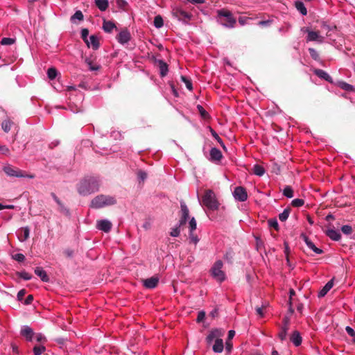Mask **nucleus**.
<instances>
[{"label":"nucleus","instance_id":"28","mask_svg":"<svg viewBox=\"0 0 355 355\" xmlns=\"http://www.w3.org/2000/svg\"><path fill=\"white\" fill-rule=\"evenodd\" d=\"M114 28H116L114 23L111 21H104L103 29L106 33H111Z\"/></svg>","mask_w":355,"mask_h":355},{"label":"nucleus","instance_id":"4","mask_svg":"<svg viewBox=\"0 0 355 355\" xmlns=\"http://www.w3.org/2000/svg\"><path fill=\"white\" fill-rule=\"evenodd\" d=\"M116 202V201L113 196L101 194L93 198L91 202V207L101 209L106 206L113 205Z\"/></svg>","mask_w":355,"mask_h":355},{"label":"nucleus","instance_id":"38","mask_svg":"<svg viewBox=\"0 0 355 355\" xmlns=\"http://www.w3.org/2000/svg\"><path fill=\"white\" fill-rule=\"evenodd\" d=\"M16 275L24 280H30L32 278V275L24 270L17 272Z\"/></svg>","mask_w":355,"mask_h":355},{"label":"nucleus","instance_id":"39","mask_svg":"<svg viewBox=\"0 0 355 355\" xmlns=\"http://www.w3.org/2000/svg\"><path fill=\"white\" fill-rule=\"evenodd\" d=\"M283 194L288 198H291L293 196V190L290 186H286L283 190Z\"/></svg>","mask_w":355,"mask_h":355},{"label":"nucleus","instance_id":"20","mask_svg":"<svg viewBox=\"0 0 355 355\" xmlns=\"http://www.w3.org/2000/svg\"><path fill=\"white\" fill-rule=\"evenodd\" d=\"M326 234L334 241H339L341 238V234L339 231L334 229L327 230Z\"/></svg>","mask_w":355,"mask_h":355},{"label":"nucleus","instance_id":"46","mask_svg":"<svg viewBox=\"0 0 355 355\" xmlns=\"http://www.w3.org/2000/svg\"><path fill=\"white\" fill-rule=\"evenodd\" d=\"M197 108L202 118L207 119L209 117L208 112L204 109V107L202 105H198Z\"/></svg>","mask_w":355,"mask_h":355},{"label":"nucleus","instance_id":"3","mask_svg":"<svg viewBox=\"0 0 355 355\" xmlns=\"http://www.w3.org/2000/svg\"><path fill=\"white\" fill-rule=\"evenodd\" d=\"M199 202L210 210H217L219 207V203L212 190H207L202 198V201L199 200Z\"/></svg>","mask_w":355,"mask_h":355},{"label":"nucleus","instance_id":"53","mask_svg":"<svg viewBox=\"0 0 355 355\" xmlns=\"http://www.w3.org/2000/svg\"><path fill=\"white\" fill-rule=\"evenodd\" d=\"M346 332L353 338V342L355 343V331L350 327L347 326L345 328Z\"/></svg>","mask_w":355,"mask_h":355},{"label":"nucleus","instance_id":"48","mask_svg":"<svg viewBox=\"0 0 355 355\" xmlns=\"http://www.w3.org/2000/svg\"><path fill=\"white\" fill-rule=\"evenodd\" d=\"M270 227H272L276 230H279V224L276 218H271L268 221Z\"/></svg>","mask_w":355,"mask_h":355},{"label":"nucleus","instance_id":"22","mask_svg":"<svg viewBox=\"0 0 355 355\" xmlns=\"http://www.w3.org/2000/svg\"><path fill=\"white\" fill-rule=\"evenodd\" d=\"M52 196L58 205L59 206V210L60 212L63 213L66 216H69L70 212L69 210L64 207V205L62 203V202L59 200V198L55 196V193H52Z\"/></svg>","mask_w":355,"mask_h":355},{"label":"nucleus","instance_id":"34","mask_svg":"<svg viewBox=\"0 0 355 355\" xmlns=\"http://www.w3.org/2000/svg\"><path fill=\"white\" fill-rule=\"evenodd\" d=\"M12 122L10 120H4L1 123V128L4 132H8L12 127Z\"/></svg>","mask_w":355,"mask_h":355},{"label":"nucleus","instance_id":"41","mask_svg":"<svg viewBox=\"0 0 355 355\" xmlns=\"http://www.w3.org/2000/svg\"><path fill=\"white\" fill-rule=\"evenodd\" d=\"M309 52L310 53L311 57L315 61H320V56L317 51L313 48H309Z\"/></svg>","mask_w":355,"mask_h":355},{"label":"nucleus","instance_id":"40","mask_svg":"<svg viewBox=\"0 0 355 355\" xmlns=\"http://www.w3.org/2000/svg\"><path fill=\"white\" fill-rule=\"evenodd\" d=\"M182 225H180V222H178V225L172 228L171 232H170V235L173 237H177L180 235V227Z\"/></svg>","mask_w":355,"mask_h":355},{"label":"nucleus","instance_id":"57","mask_svg":"<svg viewBox=\"0 0 355 355\" xmlns=\"http://www.w3.org/2000/svg\"><path fill=\"white\" fill-rule=\"evenodd\" d=\"M272 23V19H268V20H262V21H260L258 22V25L259 26H262V27H264V26H270V24Z\"/></svg>","mask_w":355,"mask_h":355},{"label":"nucleus","instance_id":"27","mask_svg":"<svg viewBox=\"0 0 355 355\" xmlns=\"http://www.w3.org/2000/svg\"><path fill=\"white\" fill-rule=\"evenodd\" d=\"M95 5L101 11H105L109 6V2L108 0H95Z\"/></svg>","mask_w":355,"mask_h":355},{"label":"nucleus","instance_id":"9","mask_svg":"<svg viewBox=\"0 0 355 355\" xmlns=\"http://www.w3.org/2000/svg\"><path fill=\"white\" fill-rule=\"evenodd\" d=\"M232 195L234 199L239 202L246 201L248 197L246 189L241 186L234 188Z\"/></svg>","mask_w":355,"mask_h":355},{"label":"nucleus","instance_id":"44","mask_svg":"<svg viewBox=\"0 0 355 355\" xmlns=\"http://www.w3.org/2000/svg\"><path fill=\"white\" fill-rule=\"evenodd\" d=\"M15 42V39L10 37H3L1 40V44L2 45H11Z\"/></svg>","mask_w":355,"mask_h":355},{"label":"nucleus","instance_id":"8","mask_svg":"<svg viewBox=\"0 0 355 355\" xmlns=\"http://www.w3.org/2000/svg\"><path fill=\"white\" fill-rule=\"evenodd\" d=\"M172 15L179 21H182L184 24H188L192 17V15L186 12L181 8H174L172 10Z\"/></svg>","mask_w":355,"mask_h":355},{"label":"nucleus","instance_id":"54","mask_svg":"<svg viewBox=\"0 0 355 355\" xmlns=\"http://www.w3.org/2000/svg\"><path fill=\"white\" fill-rule=\"evenodd\" d=\"M189 225L190 232H193L196 229V221L193 217L189 220Z\"/></svg>","mask_w":355,"mask_h":355},{"label":"nucleus","instance_id":"42","mask_svg":"<svg viewBox=\"0 0 355 355\" xmlns=\"http://www.w3.org/2000/svg\"><path fill=\"white\" fill-rule=\"evenodd\" d=\"M46 350V347L43 345L35 346L33 353L35 355H41Z\"/></svg>","mask_w":355,"mask_h":355},{"label":"nucleus","instance_id":"52","mask_svg":"<svg viewBox=\"0 0 355 355\" xmlns=\"http://www.w3.org/2000/svg\"><path fill=\"white\" fill-rule=\"evenodd\" d=\"M137 177L140 181H144L147 178V173L144 171H139L137 172Z\"/></svg>","mask_w":355,"mask_h":355},{"label":"nucleus","instance_id":"21","mask_svg":"<svg viewBox=\"0 0 355 355\" xmlns=\"http://www.w3.org/2000/svg\"><path fill=\"white\" fill-rule=\"evenodd\" d=\"M86 43L89 47L92 46L94 50L98 49L99 47V42L98 37L94 35H91Z\"/></svg>","mask_w":355,"mask_h":355},{"label":"nucleus","instance_id":"33","mask_svg":"<svg viewBox=\"0 0 355 355\" xmlns=\"http://www.w3.org/2000/svg\"><path fill=\"white\" fill-rule=\"evenodd\" d=\"M290 212H291V208H289V207L286 208L283 211L282 213L279 214V219L282 222L286 221L288 219V216H289Z\"/></svg>","mask_w":355,"mask_h":355},{"label":"nucleus","instance_id":"59","mask_svg":"<svg viewBox=\"0 0 355 355\" xmlns=\"http://www.w3.org/2000/svg\"><path fill=\"white\" fill-rule=\"evenodd\" d=\"M288 330L281 329V331L279 333V339L283 341L286 338Z\"/></svg>","mask_w":355,"mask_h":355},{"label":"nucleus","instance_id":"36","mask_svg":"<svg viewBox=\"0 0 355 355\" xmlns=\"http://www.w3.org/2000/svg\"><path fill=\"white\" fill-rule=\"evenodd\" d=\"M338 86L343 90H345L347 92H351L354 89V87L352 85L348 84L344 81L339 82Z\"/></svg>","mask_w":355,"mask_h":355},{"label":"nucleus","instance_id":"17","mask_svg":"<svg viewBox=\"0 0 355 355\" xmlns=\"http://www.w3.org/2000/svg\"><path fill=\"white\" fill-rule=\"evenodd\" d=\"M290 340L296 347L300 346L302 344V338L299 331H295L291 335Z\"/></svg>","mask_w":355,"mask_h":355},{"label":"nucleus","instance_id":"62","mask_svg":"<svg viewBox=\"0 0 355 355\" xmlns=\"http://www.w3.org/2000/svg\"><path fill=\"white\" fill-rule=\"evenodd\" d=\"M36 340L37 342L40 343L45 342L46 340L45 336L42 334H37L36 335Z\"/></svg>","mask_w":355,"mask_h":355},{"label":"nucleus","instance_id":"45","mask_svg":"<svg viewBox=\"0 0 355 355\" xmlns=\"http://www.w3.org/2000/svg\"><path fill=\"white\" fill-rule=\"evenodd\" d=\"M304 200L303 199L296 198L292 200L291 205L295 207H300L304 205Z\"/></svg>","mask_w":355,"mask_h":355},{"label":"nucleus","instance_id":"63","mask_svg":"<svg viewBox=\"0 0 355 355\" xmlns=\"http://www.w3.org/2000/svg\"><path fill=\"white\" fill-rule=\"evenodd\" d=\"M25 294H26V291L24 289L20 290L17 293L18 300L21 301L24 296L25 295Z\"/></svg>","mask_w":355,"mask_h":355},{"label":"nucleus","instance_id":"60","mask_svg":"<svg viewBox=\"0 0 355 355\" xmlns=\"http://www.w3.org/2000/svg\"><path fill=\"white\" fill-rule=\"evenodd\" d=\"M116 4L119 8L124 9L127 2L125 0H116Z\"/></svg>","mask_w":355,"mask_h":355},{"label":"nucleus","instance_id":"55","mask_svg":"<svg viewBox=\"0 0 355 355\" xmlns=\"http://www.w3.org/2000/svg\"><path fill=\"white\" fill-rule=\"evenodd\" d=\"M189 239L191 242L193 243L194 244H197L199 241L198 236L194 234L193 232H189Z\"/></svg>","mask_w":355,"mask_h":355},{"label":"nucleus","instance_id":"47","mask_svg":"<svg viewBox=\"0 0 355 355\" xmlns=\"http://www.w3.org/2000/svg\"><path fill=\"white\" fill-rule=\"evenodd\" d=\"M83 18H84V16H83V12L80 10H77L73 14V15L71 16V19L73 21L76 19L79 21H82V20H83Z\"/></svg>","mask_w":355,"mask_h":355},{"label":"nucleus","instance_id":"18","mask_svg":"<svg viewBox=\"0 0 355 355\" xmlns=\"http://www.w3.org/2000/svg\"><path fill=\"white\" fill-rule=\"evenodd\" d=\"M36 275H37L42 282H48L49 277L47 275L46 271L41 267H36L34 270Z\"/></svg>","mask_w":355,"mask_h":355},{"label":"nucleus","instance_id":"51","mask_svg":"<svg viewBox=\"0 0 355 355\" xmlns=\"http://www.w3.org/2000/svg\"><path fill=\"white\" fill-rule=\"evenodd\" d=\"M290 318L288 316H285L283 319V325L282 329L288 330L289 329Z\"/></svg>","mask_w":355,"mask_h":355},{"label":"nucleus","instance_id":"23","mask_svg":"<svg viewBox=\"0 0 355 355\" xmlns=\"http://www.w3.org/2000/svg\"><path fill=\"white\" fill-rule=\"evenodd\" d=\"M304 242L306 243V245L309 249L313 250L315 254H321L323 251L320 248H317L314 243L310 241L308 237L304 236Z\"/></svg>","mask_w":355,"mask_h":355},{"label":"nucleus","instance_id":"14","mask_svg":"<svg viewBox=\"0 0 355 355\" xmlns=\"http://www.w3.org/2000/svg\"><path fill=\"white\" fill-rule=\"evenodd\" d=\"M159 282V279L157 277H152L143 280V285L146 288H155Z\"/></svg>","mask_w":355,"mask_h":355},{"label":"nucleus","instance_id":"43","mask_svg":"<svg viewBox=\"0 0 355 355\" xmlns=\"http://www.w3.org/2000/svg\"><path fill=\"white\" fill-rule=\"evenodd\" d=\"M181 80L182 82L184 83L186 87L189 90L191 91L193 89V85L191 81L188 79L186 76H182Z\"/></svg>","mask_w":355,"mask_h":355},{"label":"nucleus","instance_id":"50","mask_svg":"<svg viewBox=\"0 0 355 355\" xmlns=\"http://www.w3.org/2000/svg\"><path fill=\"white\" fill-rule=\"evenodd\" d=\"M12 257L18 262H23L25 260V256L21 253L15 254Z\"/></svg>","mask_w":355,"mask_h":355},{"label":"nucleus","instance_id":"10","mask_svg":"<svg viewBox=\"0 0 355 355\" xmlns=\"http://www.w3.org/2000/svg\"><path fill=\"white\" fill-rule=\"evenodd\" d=\"M112 227V223L107 219L99 220L96 222V228L105 233L109 232L111 230Z\"/></svg>","mask_w":355,"mask_h":355},{"label":"nucleus","instance_id":"5","mask_svg":"<svg viewBox=\"0 0 355 355\" xmlns=\"http://www.w3.org/2000/svg\"><path fill=\"white\" fill-rule=\"evenodd\" d=\"M223 263L221 260L216 261L210 269L211 277L218 282H223L226 279L225 272L222 270Z\"/></svg>","mask_w":355,"mask_h":355},{"label":"nucleus","instance_id":"15","mask_svg":"<svg viewBox=\"0 0 355 355\" xmlns=\"http://www.w3.org/2000/svg\"><path fill=\"white\" fill-rule=\"evenodd\" d=\"M21 335L26 338L28 341H31L34 336V332L30 327L24 325L21 327Z\"/></svg>","mask_w":355,"mask_h":355},{"label":"nucleus","instance_id":"58","mask_svg":"<svg viewBox=\"0 0 355 355\" xmlns=\"http://www.w3.org/2000/svg\"><path fill=\"white\" fill-rule=\"evenodd\" d=\"M89 31L87 28H83L81 31V37L83 40L86 42L88 40Z\"/></svg>","mask_w":355,"mask_h":355},{"label":"nucleus","instance_id":"31","mask_svg":"<svg viewBox=\"0 0 355 355\" xmlns=\"http://www.w3.org/2000/svg\"><path fill=\"white\" fill-rule=\"evenodd\" d=\"M253 173L256 175L261 177L265 173V169L261 165L256 164L253 167Z\"/></svg>","mask_w":355,"mask_h":355},{"label":"nucleus","instance_id":"37","mask_svg":"<svg viewBox=\"0 0 355 355\" xmlns=\"http://www.w3.org/2000/svg\"><path fill=\"white\" fill-rule=\"evenodd\" d=\"M58 75V71L54 67H51L47 70V76L50 80H53Z\"/></svg>","mask_w":355,"mask_h":355},{"label":"nucleus","instance_id":"11","mask_svg":"<svg viewBox=\"0 0 355 355\" xmlns=\"http://www.w3.org/2000/svg\"><path fill=\"white\" fill-rule=\"evenodd\" d=\"M180 208H181V211H182V216H181V218L179 220V222H180V225H183L186 224V223L189 218V209H188L187 205L184 203V202H180Z\"/></svg>","mask_w":355,"mask_h":355},{"label":"nucleus","instance_id":"16","mask_svg":"<svg viewBox=\"0 0 355 355\" xmlns=\"http://www.w3.org/2000/svg\"><path fill=\"white\" fill-rule=\"evenodd\" d=\"M314 74H315L320 78L324 79L329 83H332V78L324 70L315 69L313 71Z\"/></svg>","mask_w":355,"mask_h":355},{"label":"nucleus","instance_id":"30","mask_svg":"<svg viewBox=\"0 0 355 355\" xmlns=\"http://www.w3.org/2000/svg\"><path fill=\"white\" fill-rule=\"evenodd\" d=\"M21 235L19 236V239L20 241H25L29 237L30 230L28 227H25L21 229Z\"/></svg>","mask_w":355,"mask_h":355},{"label":"nucleus","instance_id":"25","mask_svg":"<svg viewBox=\"0 0 355 355\" xmlns=\"http://www.w3.org/2000/svg\"><path fill=\"white\" fill-rule=\"evenodd\" d=\"M158 66L159 69V73L162 77H164L167 75L168 71V68L167 64L163 60L158 61Z\"/></svg>","mask_w":355,"mask_h":355},{"label":"nucleus","instance_id":"32","mask_svg":"<svg viewBox=\"0 0 355 355\" xmlns=\"http://www.w3.org/2000/svg\"><path fill=\"white\" fill-rule=\"evenodd\" d=\"M209 130L213 137L217 141V142L221 146V147H223L225 149V146L222 139L218 136L216 132L214 130H213L211 127H209Z\"/></svg>","mask_w":355,"mask_h":355},{"label":"nucleus","instance_id":"13","mask_svg":"<svg viewBox=\"0 0 355 355\" xmlns=\"http://www.w3.org/2000/svg\"><path fill=\"white\" fill-rule=\"evenodd\" d=\"M209 159L212 162H219L223 158L221 151L216 148H211L209 153Z\"/></svg>","mask_w":355,"mask_h":355},{"label":"nucleus","instance_id":"49","mask_svg":"<svg viewBox=\"0 0 355 355\" xmlns=\"http://www.w3.org/2000/svg\"><path fill=\"white\" fill-rule=\"evenodd\" d=\"M341 230L343 234L349 235L352 232V227L349 225H345L341 227Z\"/></svg>","mask_w":355,"mask_h":355},{"label":"nucleus","instance_id":"35","mask_svg":"<svg viewBox=\"0 0 355 355\" xmlns=\"http://www.w3.org/2000/svg\"><path fill=\"white\" fill-rule=\"evenodd\" d=\"M153 23L154 26L157 28L162 27L164 25L163 19L160 15H157L155 17Z\"/></svg>","mask_w":355,"mask_h":355},{"label":"nucleus","instance_id":"1","mask_svg":"<svg viewBox=\"0 0 355 355\" xmlns=\"http://www.w3.org/2000/svg\"><path fill=\"white\" fill-rule=\"evenodd\" d=\"M101 180L96 176H86L83 178L77 185V190L80 195L87 196L99 190Z\"/></svg>","mask_w":355,"mask_h":355},{"label":"nucleus","instance_id":"29","mask_svg":"<svg viewBox=\"0 0 355 355\" xmlns=\"http://www.w3.org/2000/svg\"><path fill=\"white\" fill-rule=\"evenodd\" d=\"M295 6L296 9L303 15L305 16L307 15V10L303 2L300 1H296L295 2Z\"/></svg>","mask_w":355,"mask_h":355},{"label":"nucleus","instance_id":"12","mask_svg":"<svg viewBox=\"0 0 355 355\" xmlns=\"http://www.w3.org/2000/svg\"><path fill=\"white\" fill-rule=\"evenodd\" d=\"M130 32L127 29H125L119 33L116 36V40L120 44H125L130 40Z\"/></svg>","mask_w":355,"mask_h":355},{"label":"nucleus","instance_id":"19","mask_svg":"<svg viewBox=\"0 0 355 355\" xmlns=\"http://www.w3.org/2000/svg\"><path fill=\"white\" fill-rule=\"evenodd\" d=\"M220 331L218 329L212 330L206 337V341L208 344L210 345L214 340V339L219 338L218 337L220 336Z\"/></svg>","mask_w":355,"mask_h":355},{"label":"nucleus","instance_id":"26","mask_svg":"<svg viewBox=\"0 0 355 355\" xmlns=\"http://www.w3.org/2000/svg\"><path fill=\"white\" fill-rule=\"evenodd\" d=\"M334 282L333 280L329 281L324 286L320 291L318 293V297H324L333 287Z\"/></svg>","mask_w":355,"mask_h":355},{"label":"nucleus","instance_id":"7","mask_svg":"<svg viewBox=\"0 0 355 355\" xmlns=\"http://www.w3.org/2000/svg\"><path fill=\"white\" fill-rule=\"evenodd\" d=\"M3 171L5 173L10 177H17V178H28L30 179H33L35 178V175L33 174H26L21 170L17 169L10 166H6L3 167Z\"/></svg>","mask_w":355,"mask_h":355},{"label":"nucleus","instance_id":"64","mask_svg":"<svg viewBox=\"0 0 355 355\" xmlns=\"http://www.w3.org/2000/svg\"><path fill=\"white\" fill-rule=\"evenodd\" d=\"M33 295H29L27 296V297H26V299L25 300V304H31L33 302Z\"/></svg>","mask_w":355,"mask_h":355},{"label":"nucleus","instance_id":"2","mask_svg":"<svg viewBox=\"0 0 355 355\" xmlns=\"http://www.w3.org/2000/svg\"><path fill=\"white\" fill-rule=\"evenodd\" d=\"M217 15L220 24L227 28H233L236 24V19L233 16L231 11L227 9H220L217 10Z\"/></svg>","mask_w":355,"mask_h":355},{"label":"nucleus","instance_id":"61","mask_svg":"<svg viewBox=\"0 0 355 355\" xmlns=\"http://www.w3.org/2000/svg\"><path fill=\"white\" fill-rule=\"evenodd\" d=\"M205 318V313L204 311L198 312V317L196 319L197 322H201L204 320Z\"/></svg>","mask_w":355,"mask_h":355},{"label":"nucleus","instance_id":"56","mask_svg":"<svg viewBox=\"0 0 355 355\" xmlns=\"http://www.w3.org/2000/svg\"><path fill=\"white\" fill-rule=\"evenodd\" d=\"M252 19L251 17H240L239 18V23L241 25V26H244L245 24H248V21Z\"/></svg>","mask_w":355,"mask_h":355},{"label":"nucleus","instance_id":"24","mask_svg":"<svg viewBox=\"0 0 355 355\" xmlns=\"http://www.w3.org/2000/svg\"><path fill=\"white\" fill-rule=\"evenodd\" d=\"M224 348L223 341L220 338L215 340V343L212 347V349L215 353H220L223 352Z\"/></svg>","mask_w":355,"mask_h":355},{"label":"nucleus","instance_id":"6","mask_svg":"<svg viewBox=\"0 0 355 355\" xmlns=\"http://www.w3.org/2000/svg\"><path fill=\"white\" fill-rule=\"evenodd\" d=\"M300 31L301 32L307 34L306 37V42H316L318 43L322 44L324 41V37L321 35L319 31H313L309 27L306 26L301 28Z\"/></svg>","mask_w":355,"mask_h":355}]
</instances>
